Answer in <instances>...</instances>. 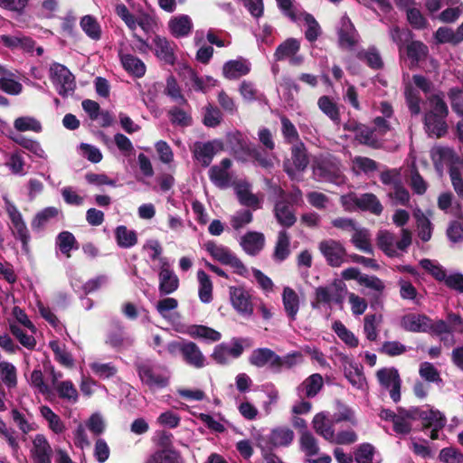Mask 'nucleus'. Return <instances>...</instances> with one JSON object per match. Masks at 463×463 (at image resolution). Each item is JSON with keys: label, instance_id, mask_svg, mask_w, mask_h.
Returning a JSON list of instances; mask_svg holds the SVG:
<instances>
[{"label": "nucleus", "instance_id": "nucleus-1", "mask_svg": "<svg viewBox=\"0 0 463 463\" xmlns=\"http://www.w3.org/2000/svg\"><path fill=\"white\" fill-rule=\"evenodd\" d=\"M115 12L133 33V38L137 41V51L140 53H147L149 51H153V43L150 44L146 40L139 36L136 31L137 27H140L146 34L153 33L156 27V20L154 15L142 10L134 14L130 13L124 4L116 5Z\"/></svg>", "mask_w": 463, "mask_h": 463}, {"label": "nucleus", "instance_id": "nucleus-2", "mask_svg": "<svg viewBox=\"0 0 463 463\" xmlns=\"http://www.w3.org/2000/svg\"><path fill=\"white\" fill-rule=\"evenodd\" d=\"M340 202L344 209L347 212L360 210L379 216L383 211V206L380 200L372 193L357 194L354 192H350L347 194L342 195Z\"/></svg>", "mask_w": 463, "mask_h": 463}, {"label": "nucleus", "instance_id": "nucleus-3", "mask_svg": "<svg viewBox=\"0 0 463 463\" xmlns=\"http://www.w3.org/2000/svg\"><path fill=\"white\" fill-rule=\"evenodd\" d=\"M135 368L143 384L150 390L163 389L168 386L169 377L159 371L150 361H139L135 363Z\"/></svg>", "mask_w": 463, "mask_h": 463}, {"label": "nucleus", "instance_id": "nucleus-4", "mask_svg": "<svg viewBox=\"0 0 463 463\" xmlns=\"http://www.w3.org/2000/svg\"><path fill=\"white\" fill-rule=\"evenodd\" d=\"M168 351H178L184 362L196 369L205 366V357L199 346L192 341L172 342L168 345Z\"/></svg>", "mask_w": 463, "mask_h": 463}, {"label": "nucleus", "instance_id": "nucleus-5", "mask_svg": "<svg viewBox=\"0 0 463 463\" xmlns=\"http://www.w3.org/2000/svg\"><path fill=\"white\" fill-rule=\"evenodd\" d=\"M288 360V357L283 360L274 351L267 347L253 350L249 357V362L251 365L260 368L269 364V368L276 373L281 370L284 364L291 366L292 363Z\"/></svg>", "mask_w": 463, "mask_h": 463}, {"label": "nucleus", "instance_id": "nucleus-6", "mask_svg": "<svg viewBox=\"0 0 463 463\" xmlns=\"http://www.w3.org/2000/svg\"><path fill=\"white\" fill-rule=\"evenodd\" d=\"M5 209L13 225V235L22 242L23 251L29 253V241L31 237L21 213L17 207L9 201L5 202Z\"/></svg>", "mask_w": 463, "mask_h": 463}, {"label": "nucleus", "instance_id": "nucleus-7", "mask_svg": "<svg viewBox=\"0 0 463 463\" xmlns=\"http://www.w3.org/2000/svg\"><path fill=\"white\" fill-rule=\"evenodd\" d=\"M376 377L381 384L386 390L390 391V397L393 402L401 401L402 379L395 367L382 368L377 371Z\"/></svg>", "mask_w": 463, "mask_h": 463}, {"label": "nucleus", "instance_id": "nucleus-8", "mask_svg": "<svg viewBox=\"0 0 463 463\" xmlns=\"http://www.w3.org/2000/svg\"><path fill=\"white\" fill-rule=\"evenodd\" d=\"M318 249L326 259V263L334 268L340 267L344 262L345 257L347 255L343 244L332 239L320 241Z\"/></svg>", "mask_w": 463, "mask_h": 463}, {"label": "nucleus", "instance_id": "nucleus-9", "mask_svg": "<svg viewBox=\"0 0 463 463\" xmlns=\"http://www.w3.org/2000/svg\"><path fill=\"white\" fill-rule=\"evenodd\" d=\"M229 295L232 307L241 316L250 317L253 314L251 295L243 287H230Z\"/></svg>", "mask_w": 463, "mask_h": 463}, {"label": "nucleus", "instance_id": "nucleus-10", "mask_svg": "<svg viewBox=\"0 0 463 463\" xmlns=\"http://www.w3.org/2000/svg\"><path fill=\"white\" fill-rule=\"evenodd\" d=\"M300 43L295 38H288L278 46L274 56L277 61L288 60L290 65L299 66L304 61V57L298 54Z\"/></svg>", "mask_w": 463, "mask_h": 463}, {"label": "nucleus", "instance_id": "nucleus-11", "mask_svg": "<svg viewBox=\"0 0 463 463\" xmlns=\"http://www.w3.org/2000/svg\"><path fill=\"white\" fill-rule=\"evenodd\" d=\"M285 194V191L279 188V196L281 199L275 203L274 215L281 226L290 228L296 223L297 217L290 208V203L284 198Z\"/></svg>", "mask_w": 463, "mask_h": 463}, {"label": "nucleus", "instance_id": "nucleus-12", "mask_svg": "<svg viewBox=\"0 0 463 463\" xmlns=\"http://www.w3.org/2000/svg\"><path fill=\"white\" fill-rule=\"evenodd\" d=\"M176 45L174 42L160 35L153 38V52L162 61L173 65L176 61Z\"/></svg>", "mask_w": 463, "mask_h": 463}, {"label": "nucleus", "instance_id": "nucleus-13", "mask_svg": "<svg viewBox=\"0 0 463 463\" xmlns=\"http://www.w3.org/2000/svg\"><path fill=\"white\" fill-rule=\"evenodd\" d=\"M251 69L250 62L242 57L226 61L222 66V75L228 80H236L247 75Z\"/></svg>", "mask_w": 463, "mask_h": 463}, {"label": "nucleus", "instance_id": "nucleus-14", "mask_svg": "<svg viewBox=\"0 0 463 463\" xmlns=\"http://www.w3.org/2000/svg\"><path fill=\"white\" fill-rule=\"evenodd\" d=\"M167 26L169 33L175 38H184L187 37L191 33L194 24L189 15L179 14L171 17Z\"/></svg>", "mask_w": 463, "mask_h": 463}, {"label": "nucleus", "instance_id": "nucleus-15", "mask_svg": "<svg viewBox=\"0 0 463 463\" xmlns=\"http://www.w3.org/2000/svg\"><path fill=\"white\" fill-rule=\"evenodd\" d=\"M430 317L424 314L410 313L404 315L401 319V326L408 332L427 333Z\"/></svg>", "mask_w": 463, "mask_h": 463}, {"label": "nucleus", "instance_id": "nucleus-16", "mask_svg": "<svg viewBox=\"0 0 463 463\" xmlns=\"http://www.w3.org/2000/svg\"><path fill=\"white\" fill-rule=\"evenodd\" d=\"M338 36L340 44L348 48L353 47L359 41V34L350 18L346 15L341 18Z\"/></svg>", "mask_w": 463, "mask_h": 463}, {"label": "nucleus", "instance_id": "nucleus-17", "mask_svg": "<svg viewBox=\"0 0 463 463\" xmlns=\"http://www.w3.org/2000/svg\"><path fill=\"white\" fill-rule=\"evenodd\" d=\"M232 165V161L229 158H223L221 161V165H213L209 170L210 180L219 188H226L231 182V175L228 169Z\"/></svg>", "mask_w": 463, "mask_h": 463}, {"label": "nucleus", "instance_id": "nucleus-18", "mask_svg": "<svg viewBox=\"0 0 463 463\" xmlns=\"http://www.w3.org/2000/svg\"><path fill=\"white\" fill-rule=\"evenodd\" d=\"M49 72L52 83L56 87H66L74 83V75L66 66L61 63H52L50 66Z\"/></svg>", "mask_w": 463, "mask_h": 463}, {"label": "nucleus", "instance_id": "nucleus-19", "mask_svg": "<svg viewBox=\"0 0 463 463\" xmlns=\"http://www.w3.org/2000/svg\"><path fill=\"white\" fill-rule=\"evenodd\" d=\"M158 277V289L161 296L169 295L177 290L179 287V279L168 267L163 266Z\"/></svg>", "mask_w": 463, "mask_h": 463}, {"label": "nucleus", "instance_id": "nucleus-20", "mask_svg": "<svg viewBox=\"0 0 463 463\" xmlns=\"http://www.w3.org/2000/svg\"><path fill=\"white\" fill-rule=\"evenodd\" d=\"M333 419H327L325 412L317 413L312 420V425L317 434L322 436L325 439L332 441L335 437Z\"/></svg>", "mask_w": 463, "mask_h": 463}, {"label": "nucleus", "instance_id": "nucleus-21", "mask_svg": "<svg viewBox=\"0 0 463 463\" xmlns=\"http://www.w3.org/2000/svg\"><path fill=\"white\" fill-rule=\"evenodd\" d=\"M265 238L263 233L258 232H248L241 238V245L244 250L250 255H256L264 246Z\"/></svg>", "mask_w": 463, "mask_h": 463}, {"label": "nucleus", "instance_id": "nucleus-22", "mask_svg": "<svg viewBox=\"0 0 463 463\" xmlns=\"http://www.w3.org/2000/svg\"><path fill=\"white\" fill-rule=\"evenodd\" d=\"M32 454L35 460H52V449L43 434H37L33 440Z\"/></svg>", "mask_w": 463, "mask_h": 463}, {"label": "nucleus", "instance_id": "nucleus-23", "mask_svg": "<svg viewBox=\"0 0 463 463\" xmlns=\"http://www.w3.org/2000/svg\"><path fill=\"white\" fill-rule=\"evenodd\" d=\"M282 302L288 317L294 321L299 310V298L296 291L289 287H286L282 293Z\"/></svg>", "mask_w": 463, "mask_h": 463}, {"label": "nucleus", "instance_id": "nucleus-24", "mask_svg": "<svg viewBox=\"0 0 463 463\" xmlns=\"http://www.w3.org/2000/svg\"><path fill=\"white\" fill-rule=\"evenodd\" d=\"M424 124L427 130L438 138L445 136L448 132V125L445 117L425 114Z\"/></svg>", "mask_w": 463, "mask_h": 463}, {"label": "nucleus", "instance_id": "nucleus-25", "mask_svg": "<svg viewBox=\"0 0 463 463\" xmlns=\"http://www.w3.org/2000/svg\"><path fill=\"white\" fill-rule=\"evenodd\" d=\"M355 133V139L363 145H366L372 148L379 147V141L374 135V129L364 124L355 123V128H352Z\"/></svg>", "mask_w": 463, "mask_h": 463}, {"label": "nucleus", "instance_id": "nucleus-26", "mask_svg": "<svg viewBox=\"0 0 463 463\" xmlns=\"http://www.w3.org/2000/svg\"><path fill=\"white\" fill-rule=\"evenodd\" d=\"M115 239L118 247L128 249L137 243V234L136 231L129 230L125 225H119L115 230Z\"/></svg>", "mask_w": 463, "mask_h": 463}, {"label": "nucleus", "instance_id": "nucleus-27", "mask_svg": "<svg viewBox=\"0 0 463 463\" xmlns=\"http://www.w3.org/2000/svg\"><path fill=\"white\" fill-rule=\"evenodd\" d=\"M290 238L286 230L279 232L273 259L277 261H284L290 254Z\"/></svg>", "mask_w": 463, "mask_h": 463}, {"label": "nucleus", "instance_id": "nucleus-28", "mask_svg": "<svg viewBox=\"0 0 463 463\" xmlns=\"http://www.w3.org/2000/svg\"><path fill=\"white\" fill-rule=\"evenodd\" d=\"M313 172L319 180L333 184H337L341 177L338 169L325 162L318 163Z\"/></svg>", "mask_w": 463, "mask_h": 463}, {"label": "nucleus", "instance_id": "nucleus-29", "mask_svg": "<svg viewBox=\"0 0 463 463\" xmlns=\"http://www.w3.org/2000/svg\"><path fill=\"white\" fill-rule=\"evenodd\" d=\"M291 160L296 170L302 172L309 164V156L303 142L294 144L291 147Z\"/></svg>", "mask_w": 463, "mask_h": 463}, {"label": "nucleus", "instance_id": "nucleus-30", "mask_svg": "<svg viewBox=\"0 0 463 463\" xmlns=\"http://www.w3.org/2000/svg\"><path fill=\"white\" fill-rule=\"evenodd\" d=\"M199 281V298L203 303H210L213 300V283L209 275L203 269L197 271Z\"/></svg>", "mask_w": 463, "mask_h": 463}, {"label": "nucleus", "instance_id": "nucleus-31", "mask_svg": "<svg viewBox=\"0 0 463 463\" xmlns=\"http://www.w3.org/2000/svg\"><path fill=\"white\" fill-rule=\"evenodd\" d=\"M56 244L61 252L67 258H71V250L79 248L75 236L68 231H63L58 234Z\"/></svg>", "mask_w": 463, "mask_h": 463}, {"label": "nucleus", "instance_id": "nucleus-32", "mask_svg": "<svg viewBox=\"0 0 463 463\" xmlns=\"http://www.w3.org/2000/svg\"><path fill=\"white\" fill-rule=\"evenodd\" d=\"M344 373L353 386L358 389L364 386L365 377L362 366L359 367L357 364L348 362L347 364L344 366Z\"/></svg>", "mask_w": 463, "mask_h": 463}, {"label": "nucleus", "instance_id": "nucleus-33", "mask_svg": "<svg viewBox=\"0 0 463 463\" xmlns=\"http://www.w3.org/2000/svg\"><path fill=\"white\" fill-rule=\"evenodd\" d=\"M194 156L203 167H207L213 161L215 155L214 146L212 142L195 143Z\"/></svg>", "mask_w": 463, "mask_h": 463}, {"label": "nucleus", "instance_id": "nucleus-34", "mask_svg": "<svg viewBox=\"0 0 463 463\" xmlns=\"http://www.w3.org/2000/svg\"><path fill=\"white\" fill-rule=\"evenodd\" d=\"M121 63L126 71L136 77H142L146 72L145 63L137 56L124 54L121 56Z\"/></svg>", "mask_w": 463, "mask_h": 463}, {"label": "nucleus", "instance_id": "nucleus-35", "mask_svg": "<svg viewBox=\"0 0 463 463\" xmlns=\"http://www.w3.org/2000/svg\"><path fill=\"white\" fill-rule=\"evenodd\" d=\"M188 334L193 338H203L206 340H210L212 342H217L221 339L222 335L220 332L215 329L203 326V325H194L188 328Z\"/></svg>", "mask_w": 463, "mask_h": 463}, {"label": "nucleus", "instance_id": "nucleus-36", "mask_svg": "<svg viewBox=\"0 0 463 463\" xmlns=\"http://www.w3.org/2000/svg\"><path fill=\"white\" fill-rule=\"evenodd\" d=\"M294 439V432L288 428H277L269 435V441L274 447L288 446Z\"/></svg>", "mask_w": 463, "mask_h": 463}, {"label": "nucleus", "instance_id": "nucleus-37", "mask_svg": "<svg viewBox=\"0 0 463 463\" xmlns=\"http://www.w3.org/2000/svg\"><path fill=\"white\" fill-rule=\"evenodd\" d=\"M146 463H184L181 454L175 449H161L155 452Z\"/></svg>", "mask_w": 463, "mask_h": 463}, {"label": "nucleus", "instance_id": "nucleus-38", "mask_svg": "<svg viewBox=\"0 0 463 463\" xmlns=\"http://www.w3.org/2000/svg\"><path fill=\"white\" fill-rule=\"evenodd\" d=\"M49 346L54 354V359L66 368L74 366V360L71 353L60 345L57 340L51 341Z\"/></svg>", "mask_w": 463, "mask_h": 463}, {"label": "nucleus", "instance_id": "nucleus-39", "mask_svg": "<svg viewBox=\"0 0 463 463\" xmlns=\"http://www.w3.org/2000/svg\"><path fill=\"white\" fill-rule=\"evenodd\" d=\"M300 21H303L307 27L305 33L307 40H308L309 42H315L321 33L320 26L317 20L314 18L312 14L303 11L299 14V20L298 22Z\"/></svg>", "mask_w": 463, "mask_h": 463}, {"label": "nucleus", "instance_id": "nucleus-40", "mask_svg": "<svg viewBox=\"0 0 463 463\" xmlns=\"http://www.w3.org/2000/svg\"><path fill=\"white\" fill-rule=\"evenodd\" d=\"M354 231V233L352 236L351 241L354 247L365 253L373 254V250L370 242L368 230L355 228Z\"/></svg>", "mask_w": 463, "mask_h": 463}, {"label": "nucleus", "instance_id": "nucleus-41", "mask_svg": "<svg viewBox=\"0 0 463 463\" xmlns=\"http://www.w3.org/2000/svg\"><path fill=\"white\" fill-rule=\"evenodd\" d=\"M2 43L10 48H22L30 50L33 46V41L26 36H23L21 33L14 35H1Z\"/></svg>", "mask_w": 463, "mask_h": 463}, {"label": "nucleus", "instance_id": "nucleus-42", "mask_svg": "<svg viewBox=\"0 0 463 463\" xmlns=\"http://www.w3.org/2000/svg\"><path fill=\"white\" fill-rule=\"evenodd\" d=\"M82 31L92 40H99L101 37V28L97 19L91 15H85L80 20Z\"/></svg>", "mask_w": 463, "mask_h": 463}, {"label": "nucleus", "instance_id": "nucleus-43", "mask_svg": "<svg viewBox=\"0 0 463 463\" xmlns=\"http://www.w3.org/2000/svg\"><path fill=\"white\" fill-rule=\"evenodd\" d=\"M419 419L422 421V430L425 431L432 427H435L439 422H447L445 416L439 411H421L419 414Z\"/></svg>", "mask_w": 463, "mask_h": 463}, {"label": "nucleus", "instance_id": "nucleus-44", "mask_svg": "<svg viewBox=\"0 0 463 463\" xmlns=\"http://www.w3.org/2000/svg\"><path fill=\"white\" fill-rule=\"evenodd\" d=\"M333 329L337 336L348 346L357 347L359 345L358 338L347 329V327L341 321H335Z\"/></svg>", "mask_w": 463, "mask_h": 463}, {"label": "nucleus", "instance_id": "nucleus-45", "mask_svg": "<svg viewBox=\"0 0 463 463\" xmlns=\"http://www.w3.org/2000/svg\"><path fill=\"white\" fill-rule=\"evenodd\" d=\"M55 389L61 399L67 400L71 402H76L78 401V391L71 381L68 380L59 382L57 383Z\"/></svg>", "mask_w": 463, "mask_h": 463}, {"label": "nucleus", "instance_id": "nucleus-46", "mask_svg": "<svg viewBox=\"0 0 463 463\" xmlns=\"http://www.w3.org/2000/svg\"><path fill=\"white\" fill-rule=\"evenodd\" d=\"M60 213V210L53 206H49L37 213L32 221L33 229L43 228L50 220L56 218Z\"/></svg>", "mask_w": 463, "mask_h": 463}, {"label": "nucleus", "instance_id": "nucleus-47", "mask_svg": "<svg viewBox=\"0 0 463 463\" xmlns=\"http://www.w3.org/2000/svg\"><path fill=\"white\" fill-rule=\"evenodd\" d=\"M323 385V377L319 373L311 374L302 383L306 396L308 398L315 397L320 392Z\"/></svg>", "mask_w": 463, "mask_h": 463}, {"label": "nucleus", "instance_id": "nucleus-48", "mask_svg": "<svg viewBox=\"0 0 463 463\" xmlns=\"http://www.w3.org/2000/svg\"><path fill=\"white\" fill-rule=\"evenodd\" d=\"M420 89H405V99L410 112L412 115H419L420 112V101L421 98L420 95ZM427 93L430 89H421Z\"/></svg>", "mask_w": 463, "mask_h": 463}, {"label": "nucleus", "instance_id": "nucleus-49", "mask_svg": "<svg viewBox=\"0 0 463 463\" xmlns=\"http://www.w3.org/2000/svg\"><path fill=\"white\" fill-rule=\"evenodd\" d=\"M281 121V133L285 139V141L288 144H297L298 142H301L299 140V135L298 132L294 126V124L291 122V120L287 118L286 116H282L280 118Z\"/></svg>", "mask_w": 463, "mask_h": 463}, {"label": "nucleus", "instance_id": "nucleus-50", "mask_svg": "<svg viewBox=\"0 0 463 463\" xmlns=\"http://www.w3.org/2000/svg\"><path fill=\"white\" fill-rule=\"evenodd\" d=\"M319 109L333 121L340 118L339 109L332 99L328 96H322L317 101Z\"/></svg>", "mask_w": 463, "mask_h": 463}, {"label": "nucleus", "instance_id": "nucleus-51", "mask_svg": "<svg viewBox=\"0 0 463 463\" xmlns=\"http://www.w3.org/2000/svg\"><path fill=\"white\" fill-rule=\"evenodd\" d=\"M378 247L389 257H394L396 251L393 249L394 235L387 231L380 232L377 236Z\"/></svg>", "mask_w": 463, "mask_h": 463}, {"label": "nucleus", "instance_id": "nucleus-52", "mask_svg": "<svg viewBox=\"0 0 463 463\" xmlns=\"http://www.w3.org/2000/svg\"><path fill=\"white\" fill-rule=\"evenodd\" d=\"M209 254L222 264H225L232 252L224 246H219L214 241H209L204 244Z\"/></svg>", "mask_w": 463, "mask_h": 463}, {"label": "nucleus", "instance_id": "nucleus-53", "mask_svg": "<svg viewBox=\"0 0 463 463\" xmlns=\"http://www.w3.org/2000/svg\"><path fill=\"white\" fill-rule=\"evenodd\" d=\"M435 40L437 43L444 44V43H449L452 45L458 44V40L457 37L456 30H453L450 27L448 26H441L439 27L435 34H434Z\"/></svg>", "mask_w": 463, "mask_h": 463}, {"label": "nucleus", "instance_id": "nucleus-54", "mask_svg": "<svg viewBox=\"0 0 463 463\" xmlns=\"http://www.w3.org/2000/svg\"><path fill=\"white\" fill-rule=\"evenodd\" d=\"M428 47L419 41H413L407 45V55L415 62L423 60L428 54Z\"/></svg>", "mask_w": 463, "mask_h": 463}, {"label": "nucleus", "instance_id": "nucleus-55", "mask_svg": "<svg viewBox=\"0 0 463 463\" xmlns=\"http://www.w3.org/2000/svg\"><path fill=\"white\" fill-rule=\"evenodd\" d=\"M0 374L2 381L8 387H14L17 383L16 368L8 362L0 363Z\"/></svg>", "mask_w": 463, "mask_h": 463}, {"label": "nucleus", "instance_id": "nucleus-56", "mask_svg": "<svg viewBox=\"0 0 463 463\" xmlns=\"http://www.w3.org/2000/svg\"><path fill=\"white\" fill-rule=\"evenodd\" d=\"M221 121L222 113L220 109L212 104H208L204 108V114L203 118V125L208 128H215L220 125Z\"/></svg>", "mask_w": 463, "mask_h": 463}, {"label": "nucleus", "instance_id": "nucleus-57", "mask_svg": "<svg viewBox=\"0 0 463 463\" xmlns=\"http://www.w3.org/2000/svg\"><path fill=\"white\" fill-rule=\"evenodd\" d=\"M169 119L173 125L180 127H188L192 125V117L184 109L174 107L168 111Z\"/></svg>", "mask_w": 463, "mask_h": 463}, {"label": "nucleus", "instance_id": "nucleus-58", "mask_svg": "<svg viewBox=\"0 0 463 463\" xmlns=\"http://www.w3.org/2000/svg\"><path fill=\"white\" fill-rule=\"evenodd\" d=\"M20 74L0 66V87H22Z\"/></svg>", "mask_w": 463, "mask_h": 463}, {"label": "nucleus", "instance_id": "nucleus-59", "mask_svg": "<svg viewBox=\"0 0 463 463\" xmlns=\"http://www.w3.org/2000/svg\"><path fill=\"white\" fill-rule=\"evenodd\" d=\"M10 332L18 339L23 346L31 350L34 349L36 345L35 338L33 335H27L20 326L11 324Z\"/></svg>", "mask_w": 463, "mask_h": 463}, {"label": "nucleus", "instance_id": "nucleus-60", "mask_svg": "<svg viewBox=\"0 0 463 463\" xmlns=\"http://www.w3.org/2000/svg\"><path fill=\"white\" fill-rule=\"evenodd\" d=\"M279 8L281 10L284 15L288 17L293 22L299 20V14L304 11L299 6H296L292 4L291 0H276Z\"/></svg>", "mask_w": 463, "mask_h": 463}, {"label": "nucleus", "instance_id": "nucleus-61", "mask_svg": "<svg viewBox=\"0 0 463 463\" xmlns=\"http://www.w3.org/2000/svg\"><path fill=\"white\" fill-rule=\"evenodd\" d=\"M333 422L339 423L348 421L352 425H356L357 421L354 416L353 411L344 403L337 402V412L333 415Z\"/></svg>", "mask_w": 463, "mask_h": 463}, {"label": "nucleus", "instance_id": "nucleus-62", "mask_svg": "<svg viewBox=\"0 0 463 463\" xmlns=\"http://www.w3.org/2000/svg\"><path fill=\"white\" fill-rule=\"evenodd\" d=\"M374 447L370 443L359 445L354 452L355 461L357 463H372L374 456Z\"/></svg>", "mask_w": 463, "mask_h": 463}, {"label": "nucleus", "instance_id": "nucleus-63", "mask_svg": "<svg viewBox=\"0 0 463 463\" xmlns=\"http://www.w3.org/2000/svg\"><path fill=\"white\" fill-rule=\"evenodd\" d=\"M419 373L421 378L430 383H439L442 381L438 369L429 362H424L420 364Z\"/></svg>", "mask_w": 463, "mask_h": 463}, {"label": "nucleus", "instance_id": "nucleus-64", "mask_svg": "<svg viewBox=\"0 0 463 463\" xmlns=\"http://www.w3.org/2000/svg\"><path fill=\"white\" fill-rule=\"evenodd\" d=\"M439 459L444 463H463V453L452 447L444 448L439 452Z\"/></svg>", "mask_w": 463, "mask_h": 463}]
</instances>
